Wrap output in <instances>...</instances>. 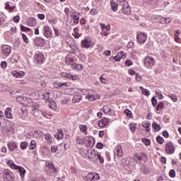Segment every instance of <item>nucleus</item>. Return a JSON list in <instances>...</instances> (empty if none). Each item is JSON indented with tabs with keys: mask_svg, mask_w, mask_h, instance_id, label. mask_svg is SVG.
<instances>
[{
	"mask_svg": "<svg viewBox=\"0 0 181 181\" xmlns=\"http://www.w3.org/2000/svg\"><path fill=\"white\" fill-rule=\"evenodd\" d=\"M7 165L8 166H9V168H11V169H13L14 170H18L22 180L25 179V175H26V170H25L23 167L21 165H16V164H15V163H13V161L11 160L7 161Z\"/></svg>",
	"mask_w": 181,
	"mask_h": 181,
	"instance_id": "1",
	"label": "nucleus"
},
{
	"mask_svg": "<svg viewBox=\"0 0 181 181\" xmlns=\"http://www.w3.org/2000/svg\"><path fill=\"white\" fill-rule=\"evenodd\" d=\"M119 8H122L124 15H131V7L127 0H119Z\"/></svg>",
	"mask_w": 181,
	"mask_h": 181,
	"instance_id": "2",
	"label": "nucleus"
},
{
	"mask_svg": "<svg viewBox=\"0 0 181 181\" xmlns=\"http://www.w3.org/2000/svg\"><path fill=\"white\" fill-rule=\"evenodd\" d=\"M38 95H40L42 98V100H45V101H48V103H50V101H52V95L49 90H40L38 92Z\"/></svg>",
	"mask_w": 181,
	"mask_h": 181,
	"instance_id": "3",
	"label": "nucleus"
},
{
	"mask_svg": "<svg viewBox=\"0 0 181 181\" xmlns=\"http://www.w3.org/2000/svg\"><path fill=\"white\" fill-rule=\"evenodd\" d=\"M45 61V55L42 52L35 54L34 55V63L35 64H42Z\"/></svg>",
	"mask_w": 181,
	"mask_h": 181,
	"instance_id": "4",
	"label": "nucleus"
},
{
	"mask_svg": "<svg viewBox=\"0 0 181 181\" xmlns=\"http://www.w3.org/2000/svg\"><path fill=\"white\" fill-rule=\"evenodd\" d=\"M13 176V173L9 170H5L4 171V179L5 181H13L15 180Z\"/></svg>",
	"mask_w": 181,
	"mask_h": 181,
	"instance_id": "5",
	"label": "nucleus"
},
{
	"mask_svg": "<svg viewBox=\"0 0 181 181\" xmlns=\"http://www.w3.org/2000/svg\"><path fill=\"white\" fill-rule=\"evenodd\" d=\"M144 64L147 69H152L155 65V59L152 57H146L144 60Z\"/></svg>",
	"mask_w": 181,
	"mask_h": 181,
	"instance_id": "6",
	"label": "nucleus"
},
{
	"mask_svg": "<svg viewBox=\"0 0 181 181\" xmlns=\"http://www.w3.org/2000/svg\"><path fill=\"white\" fill-rule=\"evenodd\" d=\"M175 147L173 143L172 142H168L165 144V152L168 155H172V153H175Z\"/></svg>",
	"mask_w": 181,
	"mask_h": 181,
	"instance_id": "7",
	"label": "nucleus"
},
{
	"mask_svg": "<svg viewBox=\"0 0 181 181\" xmlns=\"http://www.w3.org/2000/svg\"><path fill=\"white\" fill-rule=\"evenodd\" d=\"M12 53V49L8 45H4L1 48V54L4 57H8Z\"/></svg>",
	"mask_w": 181,
	"mask_h": 181,
	"instance_id": "8",
	"label": "nucleus"
},
{
	"mask_svg": "<svg viewBox=\"0 0 181 181\" xmlns=\"http://www.w3.org/2000/svg\"><path fill=\"white\" fill-rule=\"evenodd\" d=\"M98 155L99 153L98 151L91 150L89 155L88 156V158L90 159L91 162H97Z\"/></svg>",
	"mask_w": 181,
	"mask_h": 181,
	"instance_id": "9",
	"label": "nucleus"
},
{
	"mask_svg": "<svg viewBox=\"0 0 181 181\" xmlns=\"http://www.w3.org/2000/svg\"><path fill=\"white\" fill-rule=\"evenodd\" d=\"M39 104L34 103L33 104V108L32 109L33 114L34 117H40V115L42 114V110H39Z\"/></svg>",
	"mask_w": 181,
	"mask_h": 181,
	"instance_id": "10",
	"label": "nucleus"
},
{
	"mask_svg": "<svg viewBox=\"0 0 181 181\" xmlns=\"http://www.w3.org/2000/svg\"><path fill=\"white\" fill-rule=\"evenodd\" d=\"M121 59H125V52L122 51L118 52L116 56L110 57L112 62H113V60H115V62H120Z\"/></svg>",
	"mask_w": 181,
	"mask_h": 181,
	"instance_id": "11",
	"label": "nucleus"
},
{
	"mask_svg": "<svg viewBox=\"0 0 181 181\" xmlns=\"http://www.w3.org/2000/svg\"><path fill=\"white\" fill-rule=\"evenodd\" d=\"M136 39L139 43H145L146 39H148V35L144 33H140L137 35Z\"/></svg>",
	"mask_w": 181,
	"mask_h": 181,
	"instance_id": "12",
	"label": "nucleus"
},
{
	"mask_svg": "<svg viewBox=\"0 0 181 181\" xmlns=\"http://www.w3.org/2000/svg\"><path fill=\"white\" fill-rule=\"evenodd\" d=\"M42 33L44 36L47 38L52 37V35H53V33H52V30L50 29V28H49V26L43 27Z\"/></svg>",
	"mask_w": 181,
	"mask_h": 181,
	"instance_id": "13",
	"label": "nucleus"
},
{
	"mask_svg": "<svg viewBox=\"0 0 181 181\" xmlns=\"http://www.w3.org/2000/svg\"><path fill=\"white\" fill-rule=\"evenodd\" d=\"M108 122H110L108 118L104 117L102 120L98 122V125L100 128H104V127H107V125H108Z\"/></svg>",
	"mask_w": 181,
	"mask_h": 181,
	"instance_id": "14",
	"label": "nucleus"
},
{
	"mask_svg": "<svg viewBox=\"0 0 181 181\" xmlns=\"http://www.w3.org/2000/svg\"><path fill=\"white\" fill-rule=\"evenodd\" d=\"M12 75L13 77H16V78H22V77L25 76V72H23V71H12Z\"/></svg>",
	"mask_w": 181,
	"mask_h": 181,
	"instance_id": "15",
	"label": "nucleus"
},
{
	"mask_svg": "<svg viewBox=\"0 0 181 181\" xmlns=\"http://www.w3.org/2000/svg\"><path fill=\"white\" fill-rule=\"evenodd\" d=\"M18 60H19V55L14 54L8 59V62L11 64H13L15 63H18Z\"/></svg>",
	"mask_w": 181,
	"mask_h": 181,
	"instance_id": "16",
	"label": "nucleus"
},
{
	"mask_svg": "<svg viewBox=\"0 0 181 181\" xmlns=\"http://www.w3.org/2000/svg\"><path fill=\"white\" fill-rule=\"evenodd\" d=\"M114 153H115V155H117V156L121 158V156H122L124 155V152L122 151V147H121V146H117L115 148Z\"/></svg>",
	"mask_w": 181,
	"mask_h": 181,
	"instance_id": "17",
	"label": "nucleus"
},
{
	"mask_svg": "<svg viewBox=\"0 0 181 181\" xmlns=\"http://www.w3.org/2000/svg\"><path fill=\"white\" fill-rule=\"evenodd\" d=\"M81 46L85 49H88V47L91 46V40L90 39H85L82 40Z\"/></svg>",
	"mask_w": 181,
	"mask_h": 181,
	"instance_id": "18",
	"label": "nucleus"
},
{
	"mask_svg": "<svg viewBox=\"0 0 181 181\" xmlns=\"http://www.w3.org/2000/svg\"><path fill=\"white\" fill-rule=\"evenodd\" d=\"M70 67L71 69H73V70H78V71H81V70H83V65L80 64L71 63Z\"/></svg>",
	"mask_w": 181,
	"mask_h": 181,
	"instance_id": "19",
	"label": "nucleus"
},
{
	"mask_svg": "<svg viewBox=\"0 0 181 181\" xmlns=\"http://www.w3.org/2000/svg\"><path fill=\"white\" fill-rule=\"evenodd\" d=\"M4 115L6 118H8L9 119H12L13 118V116L12 115V108L7 107L5 110Z\"/></svg>",
	"mask_w": 181,
	"mask_h": 181,
	"instance_id": "20",
	"label": "nucleus"
},
{
	"mask_svg": "<svg viewBox=\"0 0 181 181\" xmlns=\"http://www.w3.org/2000/svg\"><path fill=\"white\" fill-rule=\"evenodd\" d=\"M34 43L36 46H43L45 45V40L42 37H36L34 40Z\"/></svg>",
	"mask_w": 181,
	"mask_h": 181,
	"instance_id": "21",
	"label": "nucleus"
},
{
	"mask_svg": "<svg viewBox=\"0 0 181 181\" xmlns=\"http://www.w3.org/2000/svg\"><path fill=\"white\" fill-rule=\"evenodd\" d=\"M53 87L54 88H62V87H69V84L67 83L54 82Z\"/></svg>",
	"mask_w": 181,
	"mask_h": 181,
	"instance_id": "22",
	"label": "nucleus"
},
{
	"mask_svg": "<svg viewBox=\"0 0 181 181\" xmlns=\"http://www.w3.org/2000/svg\"><path fill=\"white\" fill-rule=\"evenodd\" d=\"M22 114H23V116H21L19 117V119H23V121L26 120L28 118V110H26L25 107H21Z\"/></svg>",
	"mask_w": 181,
	"mask_h": 181,
	"instance_id": "23",
	"label": "nucleus"
},
{
	"mask_svg": "<svg viewBox=\"0 0 181 181\" xmlns=\"http://www.w3.org/2000/svg\"><path fill=\"white\" fill-rule=\"evenodd\" d=\"M18 144L15 141H11L8 144V149L11 151H15V149H17Z\"/></svg>",
	"mask_w": 181,
	"mask_h": 181,
	"instance_id": "24",
	"label": "nucleus"
},
{
	"mask_svg": "<svg viewBox=\"0 0 181 181\" xmlns=\"http://www.w3.org/2000/svg\"><path fill=\"white\" fill-rule=\"evenodd\" d=\"M15 8H16V6H11L9 3L5 4V9L9 12H13V11H15Z\"/></svg>",
	"mask_w": 181,
	"mask_h": 181,
	"instance_id": "25",
	"label": "nucleus"
},
{
	"mask_svg": "<svg viewBox=\"0 0 181 181\" xmlns=\"http://www.w3.org/2000/svg\"><path fill=\"white\" fill-rule=\"evenodd\" d=\"M54 136L57 139H63V130H62V129H59L57 130V133L54 135Z\"/></svg>",
	"mask_w": 181,
	"mask_h": 181,
	"instance_id": "26",
	"label": "nucleus"
},
{
	"mask_svg": "<svg viewBox=\"0 0 181 181\" xmlns=\"http://www.w3.org/2000/svg\"><path fill=\"white\" fill-rule=\"evenodd\" d=\"M99 25L101 30H106L107 32H108V30H110L111 29V26L110 25H105V24L100 23Z\"/></svg>",
	"mask_w": 181,
	"mask_h": 181,
	"instance_id": "27",
	"label": "nucleus"
},
{
	"mask_svg": "<svg viewBox=\"0 0 181 181\" xmlns=\"http://www.w3.org/2000/svg\"><path fill=\"white\" fill-rule=\"evenodd\" d=\"M152 128L156 131V132H158V131H160V125L158 124L156 122H153L152 124Z\"/></svg>",
	"mask_w": 181,
	"mask_h": 181,
	"instance_id": "28",
	"label": "nucleus"
},
{
	"mask_svg": "<svg viewBox=\"0 0 181 181\" xmlns=\"http://www.w3.org/2000/svg\"><path fill=\"white\" fill-rule=\"evenodd\" d=\"M111 8H112V11H113V12H117V11H118V6H119V2L118 1V4H116L115 2H111Z\"/></svg>",
	"mask_w": 181,
	"mask_h": 181,
	"instance_id": "29",
	"label": "nucleus"
},
{
	"mask_svg": "<svg viewBox=\"0 0 181 181\" xmlns=\"http://www.w3.org/2000/svg\"><path fill=\"white\" fill-rule=\"evenodd\" d=\"M47 166H48L49 169H52L55 173H59V170H57V168H56V167H54L53 162H49L47 164Z\"/></svg>",
	"mask_w": 181,
	"mask_h": 181,
	"instance_id": "30",
	"label": "nucleus"
},
{
	"mask_svg": "<svg viewBox=\"0 0 181 181\" xmlns=\"http://www.w3.org/2000/svg\"><path fill=\"white\" fill-rule=\"evenodd\" d=\"M139 88L142 91V94H144V95H147V97L151 95V92L148 89H145L142 86H140Z\"/></svg>",
	"mask_w": 181,
	"mask_h": 181,
	"instance_id": "31",
	"label": "nucleus"
},
{
	"mask_svg": "<svg viewBox=\"0 0 181 181\" xmlns=\"http://www.w3.org/2000/svg\"><path fill=\"white\" fill-rule=\"evenodd\" d=\"M83 98L81 95H75L72 99L73 103H80V100Z\"/></svg>",
	"mask_w": 181,
	"mask_h": 181,
	"instance_id": "32",
	"label": "nucleus"
},
{
	"mask_svg": "<svg viewBox=\"0 0 181 181\" xmlns=\"http://www.w3.org/2000/svg\"><path fill=\"white\" fill-rule=\"evenodd\" d=\"M28 25L31 27L36 26V20L34 18H29Z\"/></svg>",
	"mask_w": 181,
	"mask_h": 181,
	"instance_id": "33",
	"label": "nucleus"
},
{
	"mask_svg": "<svg viewBox=\"0 0 181 181\" xmlns=\"http://www.w3.org/2000/svg\"><path fill=\"white\" fill-rule=\"evenodd\" d=\"M73 22L75 25H77L78 22H80V14H76V16H74L72 17Z\"/></svg>",
	"mask_w": 181,
	"mask_h": 181,
	"instance_id": "34",
	"label": "nucleus"
},
{
	"mask_svg": "<svg viewBox=\"0 0 181 181\" xmlns=\"http://www.w3.org/2000/svg\"><path fill=\"white\" fill-rule=\"evenodd\" d=\"M103 112L105 114H108L111 112V106L110 105H104L103 106Z\"/></svg>",
	"mask_w": 181,
	"mask_h": 181,
	"instance_id": "35",
	"label": "nucleus"
},
{
	"mask_svg": "<svg viewBox=\"0 0 181 181\" xmlns=\"http://www.w3.org/2000/svg\"><path fill=\"white\" fill-rule=\"evenodd\" d=\"M163 108H165V103H163V102H160L156 107V111H160L161 110H163Z\"/></svg>",
	"mask_w": 181,
	"mask_h": 181,
	"instance_id": "36",
	"label": "nucleus"
},
{
	"mask_svg": "<svg viewBox=\"0 0 181 181\" xmlns=\"http://www.w3.org/2000/svg\"><path fill=\"white\" fill-rule=\"evenodd\" d=\"M87 127L86 125L80 124L79 129L81 132H84L85 135H87Z\"/></svg>",
	"mask_w": 181,
	"mask_h": 181,
	"instance_id": "37",
	"label": "nucleus"
},
{
	"mask_svg": "<svg viewBox=\"0 0 181 181\" xmlns=\"http://www.w3.org/2000/svg\"><path fill=\"white\" fill-rule=\"evenodd\" d=\"M28 146H29V144H28L27 141H23V142H21V144L20 145V148L23 151L26 149V148H28Z\"/></svg>",
	"mask_w": 181,
	"mask_h": 181,
	"instance_id": "38",
	"label": "nucleus"
},
{
	"mask_svg": "<svg viewBox=\"0 0 181 181\" xmlns=\"http://www.w3.org/2000/svg\"><path fill=\"white\" fill-rule=\"evenodd\" d=\"M0 88H1V91H4V92H5V91H11V87H9V86H8L6 85H1L0 86Z\"/></svg>",
	"mask_w": 181,
	"mask_h": 181,
	"instance_id": "39",
	"label": "nucleus"
},
{
	"mask_svg": "<svg viewBox=\"0 0 181 181\" xmlns=\"http://www.w3.org/2000/svg\"><path fill=\"white\" fill-rule=\"evenodd\" d=\"M168 97H169V98H170L173 103H176L177 101V96H176V95L169 93Z\"/></svg>",
	"mask_w": 181,
	"mask_h": 181,
	"instance_id": "40",
	"label": "nucleus"
},
{
	"mask_svg": "<svg viewBox=\"0 0 181 181\" xmlns=\"http://www.w3.org/2000/svg\"><path fill=\"white\" fill-rule=\"evenodd\" d=\"M142 127L146 129L147 132H149V131H151V122L142 124Z\"/></svg>",
	"mask_w": 181,
	"mask_h": 181,
	"instance_id": "41",
	"label": "nucleus"
},
{
	"mask_svg": "<svg viewBox=\"0 0 181 181\" xmlns=\"http://www.w3.org/2000/svg\"><path fill=\"white\" fill-rule=\"evenodd\" d=\"M30 149L31 151L36 149V141L35 140H31L30 144Z\"/></svg>",
	"mask_w": 181,
	"mask_h": 181,
	"instance_id": "42",
	"label": "nucleus"
},
{
	"mask_svg": "<svg viewBox=\"0 0 181 181\" xmlns=\"http://www.w3.org/2000/svg\"><path fill=\"white\" fill-rule=\"evenodd\" d=\"M124 113L126 114L127 117H128V118H132L134 117V115H132V112H131V110H129V109H126L124 110Z\"/></svg>",
	"mask_w": 181,
	"mask_h": 181,
	"instance_id": "43",
	"label": "nucleus"
},
{
	"mask_svg": "<svg viewBox=\"0 0 181 181\" xmlns=\"http://www.w3.org/2000/svg\"><path fill=\"white\" fill-rule=\"evenodd\" d=\"M156 141L158 142V144H159L160 145H162V144H163V142H165V140L163 139V137L160 136H157L156 137Z\"/></svg>",
	"mask_w": 181,
	"mask_h": 181,
	"instance_id": "44",
	"label": "nucleus"
},
{
	"mask_svg": "<svg viewBox=\"0 0 181 181\" xmlns=\"http://www.w3.org/2000/svg\"><path fill=\"white\" fill-rule=\"evenodd\" d=\"M89 151H90V150H81V155L83 158H88V156L87 155V153H88Z\"/></svg>",
	"mask_w": 181,
	"mask_h": 181,
	"instance_id": "45",
	"label": "nucleus"
},
{
	"mask_svg": "<svg viewBox=\"0 0 181 181\" xmlns=\"http://www.w3.org/2000/svg\"><path fill=\"white\" fill-rule=\"evenodd\" d=\"M140 154H141V160H144V162H146V160H148V154L145 153H140Z\"/></svg>",
	"mask_w": 181,
	"mask_h": 181,
	"instance_id": "46",
	"label": "nucleus"
},
{
	"mask_svg": "<svg viewBox=\"0 0 181 181\" xmlns=\"http://www.w3.org/2000/svg\"><path fill=\"white\" fill-rule=\"evenodd\" d=\"M134 157L136 162L141 160V153H136L134 154Z\"/></svg>",
	"mask_w": 181,
	"mask_h": 181,
	"instance_id": "47",
	"label": "nucleus"
},
{
	"mask_svg": "<svg viewBox=\"0 0 181 181\" xmlns=\"http://www.w3.org/2000/svg\"><path fill=\"white\" fill-rule=\"evenodd\" d=\"M93 176H94V173H89L88 174V175L86 176V179H85V180L92 181Z\"/></svg>",
	"mask_w": 181,
	"mask_h": 181,
	"instance_id": "48",
	"label": "nucleus"
},
{
	"mask_svg": "<svg viewBox=\"0 0 181 181\" xmlns=\"http://www.w3.org/2000/svg\"><path fill=\"white\" fill-rule=\"evenodd\" d=\"M17 101H18V103H21L22 104H23L25 100H26V98L23 97V96H18L16 98Z\"/></svg>",
	"mask_w": 181,
	"mask_h": 181,
	"instance_id": "49",
	"label": "nucleus"
},
{
	"mask_svg": "<svg viewBox=\"0 0 181 181\" xmlns=\"http://www.w3.org/2000/svg\"><path fill=\"white\" fill-rule=\"evenodd\" d=\"M57 104L54 101H49V108H52V110H54L57 107Z\"/></svg>",
	"mask_w": 181,
	"mask_h": 181,
	"instance_id": "50",
	"label": "nucleus"
},
{
	"mask_svg": "<svg viewBox=\"0 0 181 181\" xmlns=\"http://www.w3.org/2000/svg\"><path fill=\"white\" fill-rule=\"evenodd\" d=\"M129 128L132 134H134L135 133V124H129Z\"/></svg>",
	"mask_w": 181,
	"mask_h": 181,
	"instance_id": "51",
	"label": "nucleus"
},
{
	"mask_svg": "<svg viewBox=\"0 0 181 181\" xmlns=\"http://www.w3.org/2000/svg\"><path fill=\"white\" fill-rule=\"evenodd\" d=\"M99 80L103 84H108V81L103 77V75L100 77Z\"/></svg>",
	"mask_w": 181,
	"mask_h": 181,
	"instance_id": "52",
	"label": "nucleus"
},
{
	"mask_svg": "<svg viewBox=\"0 0 181 181\" xmlns=\"http://www.w3.org/2000/svg\"><path fill=\"white\" fill-rule=\"evenodd\" d=\"M100 180V175L98 173L93 174V177L92 178V181H97Z\"/></svg>",
	"mask_w": 181,
	"mask_h": 181,
	"instance_id": "53",
	"label": "nucleus"
},
{
	"mask_svg": "<svg viewBox=\"0 0 181 181\" xmlns=\"http://www.w3.org/2000/svg\"><path fill=\"white\" fill-rule=\"evenodd\" d=\"M151 103L153 107H156V105L158 104V100H156V98L153 97L151 98Z\"/></svg>",
	"mask_w": 181,
	"mask_h": 181,
	"instance_id": "54",
	"label": "nucleus"
},
{
	"mask_svg": "<svg viewBox=\"0 0 181 181\" xmlns=\"http://www.w3.org/2000/svg\"><path fill=\"white\" fill-rule=\"evenodd\" d=\"M142 142H144V144H145V145L146 146L151 145V140H149L148 139H146V138L143 139Z\"/></svg>",
	"mask_w": 181,
	"mask_h": 181,
	"instance_id": "55",
	"label": "nucleus"
},
{
	"mask_svg": "<svg viewBox=\"0 0 181 181\" xmlns=\"http://www.w3.org/2000/svg\"><path fill=\"white\" fill-rule=\"evenodd\" d=\"M77 78H78V75H73V74H70L69 80H73L74 81L77 80Z\"/></svg>",
	"mask_w": 181,
	"mask_h": 181,
	"instance_id": "56",
	"label": "nucleus"
},
{
	"mask_svg": "<svg viewBox=\"0 0 181 181\" xmlns=\"http://www.w3.org/2000/svg\"><path fill=\"white\" fill-rule=\"evenodd\" d=\"M156 94L159 97L158 100H163V95H162V92H160V90L156 91Z\"/></svg>",
	"mask_w": 181,
	"mask_h": 181,
	"instance_id": "57",
	"label": "nucleus"
},
{
	"mask_svg": "<svg viewBox=\"0 0 181 181\" xmlns=\"http://www.w3.org/2000/svg\"><path fill=\"white\" fill-rule=\"evenodd\" d=\"M21 30L22 32H30V28H26L23 25H21Z\"/></svg>",
	"mask_w": 181,
	"mask_h": 181,
	"instance_id": "58",
	"label": "nucleus"
},
{
	"mask_svg": "<svg viewBox=\"0 0 181 181\" xmlns=\"http://www.w3.org/2000/svg\"><path fill=\"white\" fill-rule=\"evenodd\" d=\"M170 177H176V171L175 170H170L169 173Z\"/></svg>",
	"mask_w": 181,
	"mask_h": 181,
	"instance_id": "59",
	"label": "nucleus"
},
{
	"mask_svg": "<svg viewBox=\"0 0 181 181\" xmlns=\"http://www.w3.org/2000/svg\"><path fill=\"white\" fill-rule=\"evenodd\" d=\"M4 23H5V17L4 14H2L0 15V26H1V25H4Z\"/></svg>",
	"mask_w": 181,
	"mask_h": 181,
	"instance_id": "60",
	"label": "nucleus"
},
{
	"mask_svg": "<svg viewBox=\"0 0 181 181\" xmlns=\"http://www.w3.org/2000/svg\"><path fill=\"white\" fill-rule=\"evenodd\" d=\"M86 99L89 100L90 101H95V97L93 95H88L86 96Z\"/></svg>",
	"mask_w": 181,
	"mask_h": 181,
	"instance_id": "61",
	"label": "nucleus"
},
{
	"mask_svg": "<svg viewBox=\"0 0 181 181\" xmlns=\"http://www.w3.org/2000/svg\"><path fill=\"white\" fill-rule=\"evenodd\" d=\"M134 63L131 61V59H127L125 62V65L127 66V67H129V66H132Z\"/></svg>",
	"mask_w": 181,
	"mask_h": 181,
	"instance_id": "62",
	"label": "nucleus"
},
{
	"mask_svg": "<svg viewBox=\"0 0 181 181\" xmlns=\"http://www.w3.org/2000/svg\"><path fill=\"white\" fill-rule=\"evenodd\" d=\"M22 37L25 43H29V39H28V37L26 36V35L22 34Z\"/></svg>",
	"mask_w": 181,
	"mask_h": 181,
	"instance_id": "63",
	"label": "nucleus"
},
{
	"mask_svg": "<svg viewBox=\"0 0 181 181\" xmlns=\"http://www.w3.org/2000/svg\"><path fill=\"white\" fill-rule=\"evenodd\" d=\"M98 160H100V163H104V157L101 156V154L98 155Z\"/></svg>",
	"mask_w": 181,
	"mask_h": 181,
	"instance_id": "64",
	"label": "nucleus"
}]
</instances>
